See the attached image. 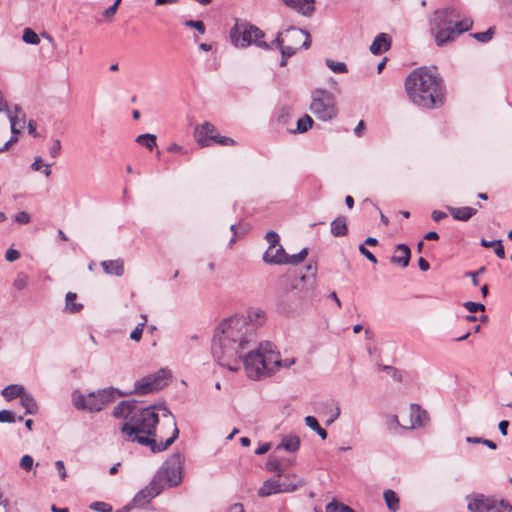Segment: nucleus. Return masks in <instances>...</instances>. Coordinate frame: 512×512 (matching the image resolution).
Returning a JSON list of instances; mask_svg holds the SVG:
<instances>
[{"label":"nucleus","instance_id":"nucleus-57","mask_svg":"<svg viewBox=\"0 0 512 512\" xmlns=\"http://www.w3.org/2000/svg\"><path fill=\"white\" fill-rule=\"evenodd\" d=\"M121 0H116L113 5H111L109 8H107L104 12V15L106 17H111L116 13L117 7L119 5Z\"/></svg>","mask_w":512,"mask_h":512},{"label":"nucleus","instance_id":"nucleus-8","mask_svg":"<svg viewBox=\"0 0 512 512\" xmlns=\"http://www.w3.org/2000/svg\"><path fill=\"white\" fill-rule=\"evenodd\" d=\"M232 43L236 47H246L251 44L257 47L268 49L269 45L262 40L264 33L258 27L248 24L246 22H237L230 31Z\"/></svg>","mask_w":512,"mask_h":512},{"label":"nucleus","instance_id":"nucleus-33","mask_svg":"<svg viewBox=\"0 0 512 512\" xmlns=\"http://www.w3.org/2000/svg\"><path fill=\"white\" fill-rule=\"evenodd\" d=\"M494 34H495V28L490 27L488 30H486L484 32L472 33V34H470V36L481 43H487L493 38Z\"/></svg>","mask_w":512,"mask_h":512},{"label":"nucleus","instance_id":"nucleus-39","mask_svg":"<svg viewBox=\"0 0 512 512\" xmlns=\"http://www.w3.org/2000/svg\"><path fill=\"white\" fill-rule=\"evenodd\" d=\"M19 466L26 472L31 471L34 466L33 457L28 454L22 456L19 462Z\"/></svg>","mask_w":512,"mask_h":512},{"label":"nucleus","instance_id":"nucleus-48","mask_svg":"<svg viewBox=\"0 0 512 512\" xmlns=\"http://www.w3.org/2000/svg\"><path fill=\"white\" fill-rule=\"evenodd\" d=\"M285 42H286V39H285L284 32H279L277 34L276 38L272 41V43L268 44L269 45L268 49H271L274 46L276 48L280 49L284 45Z\"/></svg>","mask_w":512,"mask_h":512},{"label":"nucleus","instance_id":"nucleus-31","mask_svg":"<svg viewBox=\"0 0 512 512\" xmlns=\"http://www.w3.org/2000/svg\"><path fill=\"white\" fill-rule=\"evenodd\" d=\"M135 141L149 150H153L156 147V135L154 134L146 133L138 135Z\"/></svg>","mask_w":512,"mask_h":512},{"label":"nucleus","instance_id":"nucleus-15","mask_svg":"<svg viewBox=\"0 0 512 512\" xmlns=\"http://www.w3.org/2000/svg\"><path fill=\"white\" fill-rule=\"evenodd\" d=\"M162 487L156 485V481H151L147 487L139 491L133 498L135 507H144L152 498L160 494Z\"/></svg>","mask_w":512,"mask_h":512},{"label":"nucleus","instance_id":"nucleus-36","mask_svg":"<svg viewBox=\"0 0 512 512\" xmlns=\"http://www.w3.org/2000/svg\"><path fill=\"white\" fill-rule=\"evenodd\" d=\"M307 255H308V249L307 248H303L297 254H293V255H288L287 254V262H286V264L297 265V264L301 263L307 257Z\"/></svg>","mask_w":512,"mask_h":512},{"label":"nucleus","instance_id":"nucleus-47","mask_svg":"<svg viewBox=\"0 0 512 512\" xmlns=\"http://www.w3.org/2000/svg\"><path fill=\"white\" fill-rule=\"evenodd\" d=\"M90 508L92 510L99 511V512H111L112 511V507L105 502H93L90 505Z\"/></svg>","mask_w":512,"mask_h":512},{"label":"nucleus","instance_id":"nucleus-42","mask_svg":"<svg viewBox=\"0 0 512 512\" xmlns=\"http://www.w3.org/2000/svg\"><path fill=\"white\" fill-rule=\"evenodd\" d=\"M281 484H292L295 486V490L302 486L304 483L301 479H298L296 475H286L284 476V480L281 481Z\"/></svg>","mask_w":512,"mask_h":512},{"label":"nucleus","instance_id":"nucleus-52","mask_svg":"<svg viewBox=\"0 0 512 512\" xmlns=\"http://www.w3.org/2000/svg\"><path fill=\"white\" fill-rule=\"evenodd\" d=\"M305 424H306V426H308L314 432L317 429H319V427H321L319 422H318V420L314 416H306L305 417Z\"/></svg>","mask_w":512,"mask_h":512},{"label":"nucleus","instance_id":"nucleus-2","mask_svg":"<svg viewBox=\"0 0 512 512\" xmlns=\"http://www.w3.org/2000/svg\"><path fill=\"white\" fill-rule=\"evenodd\" d=\"M113 415L124 419L120 431L125 440L149 446L154 453L167 449L179 434L176 420L165 406L141 408L135 401H121Z\"/></svg>","mask_w":512,"mask_h":512},{"label":"nucleus","instance_id":"nucleus-44","mask_svg":"<svg viewBox=\"0 0 512 512\" xmlns=\"http://www.w3.org/2000/svg\"><path fill=\"white\" fill-rule=\"evenodd\" d=\"M184 25L187 26V27L195 28L201 34L205 33L204 23L202 21H200V20H187V21L184 22Z\"/></svg>","mask_w":512,"mask_h":512},{"label":"nucleus","instance_id":"nucleus-12","mask_svg":"<svg viewBox=\"0 0 512 512\" xmlns=\"http://www.w3.org/2000/svg\"><path fill=\"white\" fill-rule=\"evenodd\" d=\"M295 486L292 484H281L280 474L276 478H270L266 480L258 490V495L261 497H267L272 494L293 492Z\"/></svg>","mask_w":512,"mask_h":512},{"label":"nucleus","instance_id":"nucleus-16","mask_svg":"<svg viewBox=\"0 0 512 512\" xmlns=\"http://www.w3.org/2000/svg\"><path fill=\"white\" fill-rule=\"evenodd\" d=\"M284 35L286 41L292 43L291 45L295 44L296 42L301 40V38L304 37L302 47L304 49H308L311 46V37L306 30L290 27L289 29L284 31Z\"/></svg>","mask_w":512,"mask_h":512},{"label":"nucleus","instance_id":"nucleus-41","mask_svg":"<svg viewBox=\"0 0 512 512\" xmlns=\"http://www.w3.org/2000/svg\"><path fill=\"white\" fill-rule=\"evenodd\" d=\"M213 143H217L221 146H232L235 144V140L230 137L220 136L217 134L213 139Z\"/></svg>","mask_w":512,"mask_h":512},{"label":"nucleus","instance_id":"nucleus-14","mask_svg":"<svg viewBox=\"0 0 512 512\" xmlns=\"http://www.w3.org/2000/svg\"><path fill=\"white\" fill-rule=\"evenodd\" d=\"M6 112L11 125L12 137L17 138V135L20 134L25 127L26 115L18 105H15L13 110L7 108Z\"/></svg>","mask_w":512,"mask_h":512},{"label":"nucleus","instance_id":"nucleus-40","mask_svg":"<svg viewBox=\"0 0 512 512\" xmlns=\"http://www.w3.org/2000/svg\"><path fill=\"white\" fill-rule=\"evenodd\" d=\"M463 306L470 312L476 313L478 311H484L485 306L482 303H476L472 301H467L463 304Z\"/></svg>","mask_w":512,"mask_h":512},{"label":"nucleus","instance_id":"nucleus-22","mask_svg":"<svg viewBox=\"0 0 512 512\" xmlns=\"http://www.w3.org/2000/svg\"><path fill=\"white\" fill-rule=\"evenodd\" d=\"M101 266L106 274L118 277L124 274V261L122 259L102 261Z\"/></svg>","mask_w":512,"mask_h":512},{"label":"nucleus","instance_id":"nucleus-10","mask_svg":"<svg viewBox=\"0 0 512 512\" xmlns=\"http://www.w3.org/2000/svg\"><path fill=\"white\" fill-rule=\"evenodd\" d=\"M169 373L165 369H161L156 373L147 375L135 383L134 393L144 395L162 389L167 385Z\"/></svg>","mask_w":512,"mask_h":512},{"label":"nucleus","instance_id":"nucleus-50","mask_svg":"<svg viewBox=\"0 0 512 512\" xmlns=\"http://www.w3.org/2000/svg\"><path fill=\"white\" fill-rule=\"evenodd\" d=\"M266 467H267V470L270 471V472H278V474H280V476L282 475V469L280 468V463L278 460L276 459H273V460H269L267 463H266Z\"/></svg>","mask_w":512,"mask_h":512},{"label":"nucleus","instance_id":"nucleus-46","mask_svg":"<svg viewBox=\"0 0 512 512\" xmlns=\"http://www.w3.org/2000/svg\"><path fill=\"white\" fill-rule=\"evenodd\" d=\"M15 421V414L10 410L0 411V422L1 423H13Z\"/></svg>","mask_w":512,"mask_h":512},{"label":"nucleus","instance_id":"nucleus-27","mask_svg":"<svg viewBox=\"0 0 512 512\" xmlns=\"http://www.w3.org/2000/svg\"><path fill=\"white\" fill-rule=\"evenodd\" d=\"M77 294L68 292L65 298V311L69 313H78L82 310L83 305L76 302Z\"/></svg>","mask_w":512,"mask_h":512},{"label":"nucleus","instance_id":"nucleus-62","mask_svg":"<svg viewBox=\"0 0 512 512\" xmlns=\"http://www.w3.org/2000/svg\"><path fill=\"white\" fill-rule=\"evenodd\" d=\"M27 128H28V133L34 137L37 136V132H36V123L35 121L33 120H30L27 124Z\"/></svg>","mask_w":512,"mask_h":512},{"label":"nucleus","instance_id":"nucleus-34","mask_svg":"<svg viewBox=\"0 0 512 512\" xmlns=\"http://www.w3.org/2000/svg\"><path fill=\"white\" fill-rule=\"evenodd\" d=\"M325 63L334 73L344 74L348 72V68L344 62H336L331 59H326Z\"/></svg>","mask_w":512,"mask_h":512},{"label":"nucleus","instance_id":"nucleus-55","mask_svg":"<svg viewBox=\"0 0 512 512\" xmlns=\"http://www.w3.org/2000/svg\"><path fill=\"white\" fill-rule=\"evenodd\" d=\"M359 251L362 255H364L369 261H371L372 263H377V259L376 257L368 250L365 248L364 244H361L359 246Z\"/></svg>","mask_w":512,"mask_h":512},{"label":"nucleus","instance_id":"nucleus-19","mask_svg":"<svg viewBox=\"0 0 512 512\" xmlns=\"http://www.w3.org/2000/svg\"><path fill=\"white\" fill-rule=\"evenodd\" d=\"M263 261L268 264L286 265L287 253L282 245H278L273 251L266 250L263 255Z\"/></svg>","mask_w":512,"mask_h":512},{"label":"nucleus","instance_id":"nucleus-51","mask_svg":"<svg viewBox=\"0 0 512 512\" xmlns=\"http://www.w3.org/2000/svg\"><path fill=\"white\" fill-rule=\"evenodd\" d=\"M14 219L18 224H28L31 220L30 215L25 211L18 212Z\"/></svg>","mask_w":512,"mask_h":512},{"label":"nucleus","instance_id":"nucleus-6","mask_svg":"<svg viewBox=\"0 0 512 512\" xmlns=\"http://www.w3.org/2000/svg\"><path fill=\"white\" fill-rule=\"evenodd\" d=\"M184 457L180 453L172 454L160 467L157 474L153 478L156 485L164 489L165 484L173 487L182 481V469Z\"/></svg>","mask_w":512,"mask_h":512},{"label":"nucleus","instance_id":"nucleus-58","mask_svg":"<svg viewBox=\"0 0 512 512\" xmlns=\"http://www.w3.org/2000/svg\"><path fill=\"white\" fill-rule=\"evenodd\" d=\"M167 151L168 152H171V153H176V152H179V153H186V151L184 150V148L182 146H180L179 144L177 143H171L168 147H167Z\"/></svg>","mask_w":512,"mask_h":512},{"label":"nucleus","instance_id":"nucleus-43","mask_svg":"<svg viewBox=\"0 0 512 512\" xmlns=\"http://www.w3.org/2000/svg\"><path fill=\"white\" fill-rule=\"evenodd\" d=\"M279 50L281 52L282 58H290L296 53L297 48L294 47V45L288 44L283 45Z\"/></svg>","mask_w":512,"mask_h":512},{"label":"nucleus","instance_id":"nucleus-61","mask_svg":"<svg viewBox=\"0 0 512 512\" xmlns=\"http://www.w3.org/2000/svg\"><path fill=\"white\" fill-rule=\"evenodd\" d=\"M447 215L446 213L442 212V211H438V210H434L432 212V219L435 221V222H439L440 220H442L443 218H445Z\"/></svg>","mask_w":512,"mask_h":512},{"label":"nucleus","instance_id":"nucleus-5","mask_svg":"<svg viewBox=\"0 0 512 512\" xmlns=\"http://www.w3.org/2000/svg\"><path fill=\"white\" fill-rule=\"evenodd\" d=\"M261 354L253 353L247 360V377L251 380H261L270 377L281 367L290 368L295 364V358L280 359V353L270 342H264Z\"/></svg>","mask_w":512,"mask_h":512},{"label":"nucleus","instance_id":"nucleus-37","mask_svg":"<svg viewBox=\"0 0 512 512\" xmlns=\"http://www.w3.org/2000/svg\"><path fill=\"white\" fill-rule=\"evenodd\" d=\"M143 322L139 323L135 329L130 333V338L134 341H140L143 333V329L146 325V315H142Z\"/></svg>","mask_w":512,"mask_h":512},{"label":"nucleus","instance_id":"nucleus-30","mask_svg":"<svg viewBox=\"0 0 512 512\" xmlns=\"http://www.w3.org/2000/svg\"><path fill=\"white\" fill-rule=\"evenodd\" d=\"M72 402L78 410H88V395H83L80 391L76 390L72 393Z\"/></svg>","mask_w":512,"mask_h":512},{"label":"nucleus","instance_id":"nucleus-29","mask_svg":"<svg viewBox=\"0 0 512 512\" xmlns=\"http://www.w3.org/2000/svg\"><path fill=\"white\" fill-rule=\"evenodd\" d=\"M21 405L25 408L26 414H35L38 410L35 399L28 393H24L20 398Z\"/></svg>","mask_w":512,"mask_h":512},{"label":"nucleus","instance_id":"nucleus-63","mask_svg":"<svg viewBox=\"0 0 512 512\" xmlns=\"http://www.w3.org/2000/svg\"><path fill=\"white\" fill-rule=\"evenodd\" d=\"M418 265L422 271H428L430 268V264L423 257L419 258Z\"/></svg>","mask_w":512,"mask_h":512},{"label":"nucleus","instance_id":"nucleus-49","mask_svg":"<svg viewBox=\"0 0 512 512\" xmlns=\"http://www.w3.org/2000/svg\"><path fill=\"white\" fill-rule=\"evenodd\" d=\"M61 152V142L58 139L53 141L52 146L49 148V154L52 158H57Z\"/></svg>","mask_w":512,"mask_h":512},{"label":"nucleus","instance_id":"nucleus-53","mask_svg":"<svg viewBox=\"0 0 512 512\" xmlns=\"http://www.w3.org/2000/svg\"><path fill=\"white\" fill-rule=\"evenodd\" d=\"M5 258L8 262L16 261L20 258V252L16 249L9 248L6 251Z\"/></svg>","mask_w":512,"mask_h":512},{"label":"nucleus","instance_id":"nucleus-20","mask_svg":"<svg viewBox=\"0 0 512 512\" xmlns=\"http://www.w3.org/2000/svg\"><path fill=\"white\" fill-rule=\"evenodd\" d=\"M411 258L410 248L406 244H398L390 261L393 264H398L401 267H407Z\"/></svg>","mask_w":512,"mask_h":512},{"label":"nucleus","instance_id":"nucleus-17","mask_svg":"<svg viewBox=\"0 0 512 512\" xmlns=\"http://www.w3.org/2000/svg\"><path fill=\"white\" fill-rule=\"evenodd\" d=\"M428 420L427 412L422 410L417 404L410 406V424L404 426L407 429H416L423 427Z\"/></svg>","mask_w":512,"mask_h":512},{"label":"nucleus","instance_id":"nucleus-35","mask_svg":"<svg viewBox=\"0 0 512 512\" xmlns=\"http://www.w3.org/2000/svg\"><path fill=\"white\" fill-rule=\"evenodd\" d=\"M22 39L27 44L37 45L40 42L39 36L30 28H25Z\"/></svg>","mask_w":512,"mask_h":512},{"label":"nucleus","instance_id":"nucleus-18","mask_svg":"<svg viewBox=\"0 0 512 512\" xmlns=\"http://www.w3.org/2000/svg\"><path fill=\"white\" fill-rule=\"evenodd\" d=\"M286 6L303 16L310 17L315 11V0H282Z\"/></svg>","mask_w":512,"mask_h":512},{"label":"nucleus","instance_id":"nucleus-3","mask_svg":"<svg viewBox=\"0 0 512 512\" xmlns=\"http://www.w3.org/2000/svg\"><path fill=\"white\" fill-rule=\"evenodd\" d=\"M405 89L409 99L419 107L434 108L443 103L441 78L426 67L417 68L408 75Z\"/></svg>","mask_w":512,"mask_h":512},{"label":"nucleus","instance_id":"nucleus-21","mask_svg":"<svg viewBox=\"0 0 512 512\" xmlns=\"http://www.w3.org/2000/svg\"><path fill=\"white\" fill-rule=\"evenodd\" d=\"M447 210L455 220L468 221L477 213V209L473 207H452L448 206Z\"/></svg>","mask_w":512,"mask_h":512},{"label":"nucleus","instance_id":"nucleus-64","mask_svg":"<svg viewBox=\"0 0 512 512\" xmlns=\"http://www.w3.org/2000/svg\"><path fill=\"white\" fill-rule=\"evenodd\" d=\"M227 512H244V508L242 506V504H239V503H236V504H233Z\"/></svg>","mask_w":512,"mask_h":512},{"label":"nucleus","instance_id":"nucleus-24","mask_svg":"<svg viewBox=\"0 0 512 512\" xmlns=\"http://www.w3.org/2000/svg\"><path fill=\"white\" fill-rule=\"evenodd\" d=\"M383 498L390 512H397L400 509V500L395 491L391 489L385 490Z\"/></svg>","mask_w":512,"mask_h":512},{"label":"nucleus","instance_id":"nucleus-26","mask_svg":"<svg viewBox=\"0 0 512 512\" xmlns=\"http://www.w3.org/2000/svg\"><path fill=\"white\" fill-rule=\"evenodd\" d=\"M24 393H25V389L22 385L12 384V385H8L7 387H5L2 390L1 395L7 401H11L17 397L21 398Z\"/></svg>","mask_w":512,"mask_h":512},{"label":"nucleus","instance_id":"nucleus-32","mask_svg":"<svg viewBox=\"0 0 512 512\" xmlns=\"http://www.w3.org/2000/svg\"><path fill=\"white\" fill-rule=\"evenodd\" d=\"M314 121L309 115H304L297 121V127L295 130H291L292 133H304L307 132L313 125Z\"/></svg>","mask_w":512,"mask_h":512},{"label":"nucleus","instance_id":"nucleus-45","mask_svg":"<svg viewBox=\"0 0 512 512\" xmlns=\"http://www.w3.org/2000/svg\"><path fill=\"white\" fill-rule=\"evenodd\" d=\"M28 284V277L26 275H18L17 278H15L13 285L17 290H23Z\"/></svg>","mask_w":512,"mask_h":512},{"label":"nucleus","instance_id":"nucleus-13","mask_svg":"<svg viewBox=\"0 0 512 512\" xmlns=\"http://www.w3.org/2000/svg\"><path fill=\"white\" fill-rule=\"evenodd\" d=\"M215 135H217L216 127L210 122H204L194 130V138L202 147L211 146Z\"/></svg>","mask_w":512,"mask_h":512},{"label":"nucleus","instance_id":"nucleus-7","mask_svg":"<svg viewBox=\"0 0 512 512\" xmlns=\"http://www.w3.org/2000/svg\"><path fill=\"white\" fill-rule=\"evenodd\" d=\"M310 111L322 121H330L338 114L333 93L325 89H315L311 94Z\"/></svg>","mask_w":512,"mask_h":512},{"label":"nucleus","instance_id":"nucleus-25","mask_svg":"<svg viewBox=\"0 0 512 512\" xmlns=\"http://www.w3.org/2000/svg\"><path fill=\"white\" fill-rule=\"evenodd\" d=\"M300 438L296 435L285 436L281 443L277 446V449H284L288 452H295L299 449Z\"/></svg>","mask_w":512,"mask_h":512},{"label":"nucleus","instance_id":"nucleus-23","mask_svg":"<svg viewBox=\"0 0 512 512\" xmlns=\"http://www.w3.org/2000/svg\"><path fill=\"white\" fill-rule=\"evenodd\" d=\"M390 48V39L387 34H378L372 44L370 45V51L374 55L381 54Z\"/></svg>","mask_w":512,"mask_h":512},{"label":"nucleus","instance_id":"nucleus-4","mask_svg":"<svg viewBox=\"0 0 512 512\" xmlns=\"http://www.w3.org/2000/svg\"><path fill=\"white\" fill-rule=\"evenodd\" d=\"M456 17L458 15L453 8H443L433 13L430 19V31L437 46H444L472 28L473 21L470 18L454 21Z\"/></svg>","mask_w":512,"mask_h":512},{"label":"nucleus","instance_id":"nucleus-9","mask_svg":"<svg viewBox=\"0 0 512 512\" xmlns=\"http://www.w3.org/2000/svg\"><path fill=\"white\" fill-rule=\"evenodd\" d=\"M471 512H512V506L504 501H495L482 494L466 497Z\"/></svg>","mask_w":512,"mask_h":512},{"label":"nucleus","instance_id":"nucleus-28","mask_svg":"<svg viewBox=\"0 0 512 512\" xmlns=\"http://www.w3.org/2000/svg\"><path fill=\"white\" fill-rule=\"evenodd\" d=\"M348 232L345 218L338 217L331 223V233L336 236H345Z\"/></svg>","mask_w":512,"mask_h":512},{"label":"nucleus","instance_id":"nucleus-11","mask_svg":"<svg viewBox=\"0 0 512 512\" xmlns=\"http://www.w3.org/2000/svg\"><path fill=\"white\" fill-rule=\"evenodd\" d=\"M117 395H122L114 388H107L88 394V411H101L108 403L115 400Z\"/></svg>","mask_w":512,"mask_h":512},{"label":"nucleus","instance_id":"nucleus-60","mask_svg":"<svg viewBox=\"0 0 512 512\" xmlns=\"http://www.w3.org/2000/svg\"><path fill=\"white\" fill-rule=\"evenodd\" d=\"M271 448V444L270 443H263L262 445H260L256 450H255V454L256 455H262V454H265L266 452H268Z\"/></svg>","mask_w":512,"mask_h":512},{"label":"nucleus","instance_id":"nucleus-1","mask_svg":"<svg viewBox=\"0 0 512 512\" xmlns=\"http://www.w3.org/2000/svg\"><path fill=\"white\" fill-rule=\"evenodd\" d=\"M265 322L266 314L261 309L223 319L215 328L212 340L211 349L215 361L234 372L243 365L247 374L249 357L253 353L262 352L264 342H258L257 331Z\"/></svg>","mask_w":512,"mask_h":512},{"label":"nucleus","instance_id":"nucleus-59","mask_svg":"<svg viewBox=\"0 0 512 512\" xmlns=\"http://www.w3.org/2000/svg\"><path fill=\"white\" fill-rule=\"evenodd\" d=\"M43 161L40 156L35 157L33 163L31 164V169L34 171H40L43 167Z\"/></svg>","mask_w":512,"mask_h":512},{"label":"nucleus","instance_id":"nucleus-54","mask_svg":"<svg viewBox=\"0 0 512 512\" xmlns=\"http://www.w3.org/2000/svg\"><path fill=\"white\" fill-rule=\"evenodd\" d=\"M55 468H56L59 476L61 477V479L65 480L67 477V473H66V468H65L64 462L62 460H57L55 462Z\"/></svg>","mask_w":512,"mask_h":512},{"label":"nucleus","instance_id":"nucleus-56","mask_svg":"<svg viewBox=\"0 0 512 512\" xmlns=\"http://www.w3.org/2000/svg\"><path fill=\"white\" fill-rule=\"evenodd\" d=\"M494 251H495V254L499 258H501V259L505 258V250H504L501 240H498V243L496 244V246H494Z\"/></svg>","mask_w":512,"mask_h":512},{"label":"nucleus","instance_id":"nucleus-38","mask_svg":"<svg viewBox=\"0 0 512 512\" xmlns=\"http://www.w3.org/2000/svg\"><path fill=\"white\" fill-rule=\"evenodd\" d=\"M265 239L269 243V247L267 250L273 251L279 244V235L274 231H269L266 233Z\"/></svg>","mask_w":512,"mask_h":512}]
</instances>
